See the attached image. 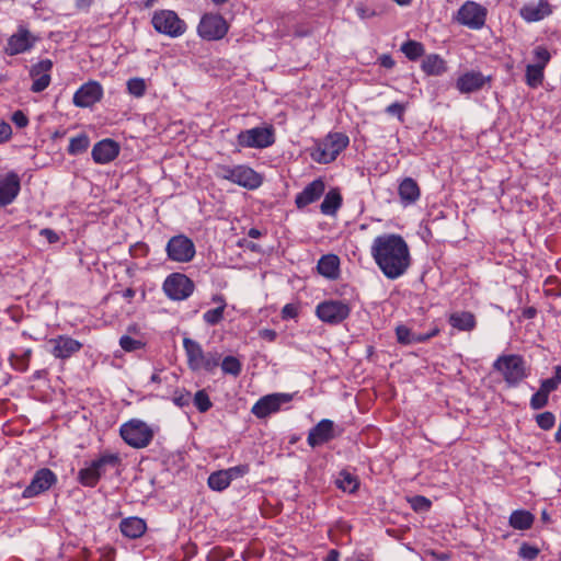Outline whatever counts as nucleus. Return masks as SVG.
Here are the masks:
<instances>
[{
    "instance_id": "1",
    "label": "nucleus",
    "mask_w": 561,
    "mask_h": 561,
    "mask_svg": "<svg viewBox=\"0 0 561 561\" xmlns=\"http://www.w3.org/2000/svg\"><path fill=\"white\" fill-rule=\"evenodd\" d=\"M370 253L377 266L389 279L402 276L411 264L408 243L399 234L385 233L376 237Z\"/></svg>"
},
{
    "instance_id": "2",
    "label": "nucleus",
    "mask_w": 561,
    "mask_h": 561,
    "mask_svg": "<svg viewBox=\"0 0 561 561\" xmlns=\"http://www.w3.org/2000/svg\"><path fill=\"white\" fill-rule=\"evenodd\" d=\"M183 347L188 368L193 371L205 370L213 373L220 364V353L217 351L204 352L202 345L191 337L183 339Z\"/></svg>"
},
{
    "instance_id": "3",
    "label": "nucleus",
    "mask_w": 561,
    "mask_h": 561,
    "mask_svg": "<svg viewBox=\"0 0 561 561\" xmlns=\"http://www.w3.org/2000/svg\"><path fill=\"white\" fill-rule=\"evenodd\" d=\"M350 138L343 133H330L319 141L311 157L319 163H330L348 146Z\"/></svg>"
},
{
    "instance_id": "4",
    "label": "nucleus",
    "mask_w": 561,
    "mask_h": 561,
    "mask_svg": "<svg viewBox=\"0 0 561 561\" xmlns=\"http://www.w3.org/2000/svg\"><path fill=\"white\" fill-rule=\"evenodd\" d=\"M493 368L501 373L510 386H517L528 375L524 358L516 354L499 356L493 363Z\"/></svg>"
},
{
    "instance_id": "5",
    "label": "nucleus",
    "mask_w": 561,
    "mask_h": 561,
    "mask_svg": "<svg viewBox=\"0 0 561 561\" xmlns=\"http://www.w3.org/2000/svg\"><path fill=\"white\" fill-rule=\"evenodd\" d=\"M119 434L127 445L137 449L147 447L153 438V431L145 422L136 419L124 423Z\"/></svg>"
},
{
    "instance_id": "6",
    "label": "nucleus",
    "mask_w": 561,
    "mask_h": 561,
    "mask_svg": "<svg viewBox=\"0 0 561 561\" xmlns=\"http://www.w3.org/2000/svg\"><path fill=\"white\" fill-rule=\"evenodd\" d=\"M151 24L158 33L172 38L182 36L187 28L186 23L172 10L156 11Z\"/></svg>"
},
{
    "instance_id": "7",
    "label": "nucleus",
    "mask_w": 561,
    "mask_h": 561,
    "mask_svg": "<svg viewBox=\"0 0 561 561\" xmlns=\"http://www.w3.org/2000/svg\"><path fill=\"white\" fill-rule=\"evenodd\" d=\"M488 10L474 1H466L457 11L455 21L471 30H480L486 21Z\"/></svg>"
},
{
    "instance_id": "8",
    "label": "nucleus",
    "mask_w": 561,
    "mask_h": 561,
    "mask_svg": "<svg viewBox=\"0 0 561 561\" xmlns=\"http://www.w3.org/2000/svg\"><path fill=\"white\" fill-rule=\"evenodd\" d=\"M275 136L272 127H254L242 130L237 136L238 146L242 148H266L274 144Z\"/></svg>"
},
{
    "instance_id": "9",
    "label": "nucleus",
    "mask_w": 561,
    "mask_h": 561,
    "mask_svg": "<svg viewBox=\"0 0 561 561\" xmlns=\"http://www.w3.org/2000/svg\"><path fill=\"white\" fill-rule=\"evenodd\" d=\"M227 21L220 14L207 13L197 26L198 35L206 41L221 39L228 32Z\"/></svg>"
},
{
    "instance_id": "10",
    "label": "nucleus",
    "mask_w": 561,
    "mask_h": 561,
    "mask_svg": "<svg viewBox=\"0 0 561 561\" xmlns=\"http://www.w3.org/2000/svg\"><path fill=\"white\" fill-rule=\"evenodd\" d=\"M169 260L179 263L191 262L195 255L194 242L184 234L172 237L165 247Z\"/></svg>"
},
{
    "instance_id": "11",
    "label": "nucleus",
    "mask_w": 561,
    "mask_h": 561,
    "mask_svg": "<svg viewBox=\"0 0 561 561\" xmlns=\"http://www.w3.org/2000/svg\"><path fill=\"white\" fill-rule=\"evenodd\" d=\"M37 41L38 37L34 35L25 25L21 24L18 26L16 32H14L8 38L4 53L8 56L23 54L31 50Z\"/></svg>"
},
{
    "instance_id": "12",
    "label": "nucleus",
    "mask_w": 561,
    "mask_h": 561,
    "mask_svg": "<svg viewBox=\"0 0 561 561\" xmlns=\"http://www.w3.org/2000/svg\"><path fill=\"white\" fill-rule=\"evenodd\" d=\"M165 295L172 300H184L194 291V283L184 274L173 273L163 283Z\"/></svg>"
},
{
    "instance_id": "13",
    "label": "nucleus",
    "mask_w": 561,
    "mask_h": 561,
    "mask_svg": "<svg viewBox=\"0 0 561 561\" xmlns=\"http://www.w3.org/2000/svg\"><path fill=\"white\" fill-rule=\"evenodd\" d=\"M351 312L347 304L341 300H327L317 306V317L329 324H337L345 320Z\"/></svg>"
},
{
    "instance_id": "14",
    "label": "nucleus",
    "mask_w": 561,
    "mask_h": 561,
    "mask_svg": "<svg viewBox=\"0 0 561 561\" xmlns=\"http://www.w3.org/2000/svg\"><path fill=\"white\" fill-rule=\"evenodd\" d=\"M291 399L293 394L289 393L267 394L256 401L251 411L256 417L263 419L277 412L283 404L290 402Z\"/></svg>"
},
{
    "instance_id": "15",
    "label": "nucleus",
    "mask_w": 561,
    "mask_h": 561,
    "mask_svg": "<svg viewBox=\"0 0 561 561\" xmlns=\"http://www.w3.org/2000/svg\"><path fill=\"white\" fill-rule=\"evenodd\" d=\"M56 481L57 477L50 469H39L34 474L31 483L24 489L22 496L25 499L34 497L47 491Z\"/></svg>"
},
{
    "instance_id": "16",
    "label": "nucleus",
    "mask_w": 561,
    "mask_h": 561,
    "mask_svg": "<svg viewBox=\"0 0 561 561\" xmlns=\"http://www.w3.org/2000/svg\"><path fill=\"white\" fill-rule=\"evenodd\" d=\"M103 96V88L96 81L82 84L73 95V104L79 107H89L99 102Z\"/></svg>"
},
{
    "instance_id": "17",
    "label": "nucleus",
    "mask_w": 561,
    "mask_h": 561,
    "mask_svg": "<svg viewBox=\"0 0 561 561\" xmlns=\"http://www.w3.org/2000/svg\"><path fill=\"white\" fill-rule=\"evenodd\" d=\"M48 343L51 345L50 353L60 359H67L82 348L81 342L68 335H58L50 339Z\"/></svg>"
},
{
    "instance_id": "18",
    "label": "nucleus",
    "mask_w": 561,
    "mask_h": 561,
    "mask_svg": "<svg viewBox=\"0 0 561 561\" xmlns=\"http://www.w3.org/2000/svg\"><path fill=\"white\" fill-rule=\"evenodd\" d=\"M399 202L402 207H409L420 199L421 187L414 178H402L397 186Z\"/></svg>"
},
{
    "instance_id": "19",
    "label": "nucleus",
    "mask_w": 561,
    "mask_h": 561,
    "mask_svg": "<svg viewBox=\"0 0 561 561\" xmlns=\"http://www.w3.org/2000/svg\"><path fill=\"white\" fill-rule=\"evenodd\" d=\"M53 62L49 59H44L31 68L30 76L33 80L31 90L33 92L44 91L50 83V70Z\"/></svg>"
},
{
    "instance_id": "20",
    "label": "nucleus",
    "mask_w": 561,
    "mask_h": 561,
    "mask_svg": "<svg viewBox=\"0 0 561 561\" xmlns=\"http://www.w3.org/2000/svg\"><path fill=\"white\" fill-rule=\"evenodd\" d=\"M334 438V423L330 420H321L308 434V444L316 447Z\"/></svg>"
},
{
    "instance_id": "21",
    "label": "nucleus",
    "mask_w": 561,
    "mask_h": 561,
    "mask_svg": "<svg viewBox=\"0 0 561 561\" xmlns=\"http://www.w3.org/2000/svg\"><path fill=\"white\" fill-rule=\"evenodd\" d=\"M488 81L489 78L481 72L468 71L457 79L456 88L460 93H472L482 89Z\"/></svg>"
},
{
    "instance_id": "22",
    "label": "nucleus",
    "mask_w": 561,
    "mask_h": 561,
    "mask_svg": "<svg viewBox=\"0 0 561 561\" xmlns=\"http://www.w3.org/2000/svg\"><path fill=\"white\" fill-rule=\"evenodd\" d=\"M119 153V146L112 139L99 141L92 149V157L96 163H108Z\"/></svg>"
},
{
    "instance_id": "23",
    "label": "nucleus",
    "mask_w": 561,
    "mask_h": 561,
    "mask_svg": "<svg viewBox=\"0 0 561 561\" xmlns=\"http://www.w3.org/2000/svg\"><path fill=\"white\" fill-rule=\"evenodd\" d=\"M325 190V185L320 178L309 183L301 193L296 196V205L298 208H304L307 205L320 198Z\"/></svg>"
},
{
    "instance_id": "24",
    "label": "nucleus",
    "mask_w": 561,
    "mask_h": 561,
    "mask_svg": "<svg viewBox=\"0 0 561 561\" xmlns=\"http://www.w3.org/2000/svg\"><path fill=\"white\" fill-rule=\"evenodd\" d=\"M551 13L548 1L540 0L538 3L526 4L520 9V15L527 22L540 21Z\"/></svg>"
},
{
    "instance_id": "25",
    "label": "nucleus",
    "mask_w": 561,
    "mask_h": 561,
    "mask_svg": "<svg viewBox=\"0 0 561 561\" xmlns=\"http://www.w3.org/2000/svg\"><path fill=\"white\" fill-rule=\"evenodd\" d=\"M119 529L125 537L137 539L146 533L147 525L145 520L139 517H128L121 522Z\"/></svg>"
},
{
    "instance_id": "26",
    "label": "nucleus",
    "mask_w": 561,
    "mask_h": 561,
    "mask_svg": "<svg viewBox=\"0 0 561 561\" xmlns=\"http://www.w3.org/2000/svg\"><path fill=\"white\" fill-rule=\"evenodd\" d=\"M20 192L18 178H4L0 180V206L11 204Z\"/></svg>"
},
{
    "instance_id": "27",
    "label": "nucleus",
    "mask_w": 561,
    "mask_h": 561,
    "mask_svg": "<svg viewBox=\"0 0 561 561\" xmlns=\"http://www.w3.org/2000/svg\"><path fill=\"white\" fill-rule=\"evenodd\" d=\"M449 324L459 331L470 332L476 325V317L472 312L469 311H458L454 312L448 318Z\"/></svg>"
},
{
    "instance_id": "28",
    "label": "nucleus",
    "mask_w": 561,
    "mask_h": 561,
    "mask_svg": "<svg viewBox=\"0 0 561 561\" xmlns=\"http://www.w3.org/2000/svg\"><path fill=\"white\" fill-rule=\"evenodd\" d=\"M340 259L335 254H327L321 256L318 262L317 270L319 274L329 278L335 279L339 276Z\"/></svg>"
},
{
    "instance_id": "29",
    "label": "nucleus",
    "mask_w": 561,
    "mask_h": 561,
    "mask_svg": "<svg viewBox=\"0 0 561 561\" xmlns=\"http://www.w3.org/2000/svg\"><path fill=\"white\" fill-rule=\"evenodd\" d=\"M342 195L339 188H331L324 196L320 210L325 216H335L342 206Z\"/></svg>"
},
{
    "instance_id": "30",
    "label": "nucleus",
    "mask_w": 561,
    "mask_h": 561,
    "mask_svg": "<svg viewBox=\"0 0 561 561\" xmlns=\"http://www.w3.org/2000/svg\"><path fill=\"white\" fill-rule=\"evenodd\" d=\"M535 516L525 510L514 511L508 519L510 526L517 530H527L531 528Z\"/></svg>"
},
{
    "instance_id": "31",
    "label": "nucleus",
    "mask_w": 561,
    "mask_h": 561,
    "mask_svg": "<svg viewBox=\"0 0 561 561\" xmlns=\"http://www.w3.org/2000/svg\"><path fill=\"white\" fill-rule=\"evenodd\" d=\"M422 69L428 76H440L447 68L445 60L440 56L432 54L424 58Z\"/></svg>"
},
{
    "instance_id": "32",
    "label": "nucleus",
    "mask_w": 561,
    "mask_h": 561,
    "mask_svg": "<svg viewBox=\"0 0 561 561\" xmlns=\"http://www.w3.org/2000/svg\"><path fill=\"white\" fill-rule=\"evenodd\" d=\"M91 463L93 469L99 471L101 478L108 468H116L121 463V458L118 454L104 453L99 458L92 460Z\"/></svg>"
},
{
    "instance_id": "33",
    "label": "nucleus",
    "mask_w": 561,
    "mask_h": 561,
    "mask_svg": "<svg viewBox=\"0 0 561 561\" xmlns=\"http://www.w3.org/2000/svg\"><path fill=\"white\" fill-rule=\"evenodd\" d=\"M99 480L100 473L96 469H93L91 462L78 472V481L84 486L93 488L98 484Z\"/></svg>"
},
{
    "instance_id": "34",
    "label": "nucleus",
    "mask_w": 561,
    "mask_h": 561,
    "mask_svg": "<svg viewBox=\"0 0 561 561\" xmlns=\"http://www.w3.org/2000/svg\"><path fill=\"white\" fill-rule=\"evenodd\" d=\"M208 486L214 491H222L229 486L231 483L228 474L225 472V470H219L216 472H213L208 477Z\"/></svg>"
},
{
    "instance_id": "35",
    "label": "nucleus",
    "mask_w": 561,
    "mask_h": 561,
    "mask_svg": "<svg viewBox=\"0 0 561 561\" xmlns=\"http://www.w3.org/2000/svg\"><path fill=\"white\" fill-rule=\"evenodd\" d=\"M542 65H528L526 67V82L530 88H537L543 80Z\"/></svg>"
},
{
    "instance_id": "36",
    "label": "nucleus",
    "mask_w": 561,
    "mask_h": 561,
    "mask_svg": "<svg viewBox=\"0 0 561 561\" xmlns=\"http://www.w3.org/2000/svg\"><path fill=\"white\" fill-rule=\"evenodd\" d=\"M336 484L341 490L348 493L355 492L358 488V481L356 477L345 470L340 472Z\"/></svg>"
},
{
    "instance_id": "37",
    "label": "nucleus",
    "mask_w": 561,
    "mask_h": 561,
    "mask_svg": "<svg viewBox=\"0 0 561 561\" xmlns=\"http://www.w3.org/2000/svg\"><path fill=\"white\" fill-rule=\"evenodd\" d=\"M89 146H90V139L87 134L82 133V134L78 135L77 137H73L70 139L68 152L73 156L80 154V153L87 151Z\"/></svg>"
},
{
    "instance_id": "38",
    "label": "nucleus",
    "mask_w": 561,
    "mask_h": 561,
    "mask_svg": "<svg viewBox=\"0 0 561 561\" xmlns=\"http://www.w3.org/2000/svg\"><path fill=\"white\" fill-rule=\"evenodd\" d=\"M397 340L401 344H414L422 343V339H420V333L412 332L405 325H399L396 329Z\"/></svg>"
},
{
    "instance_id": "39",
    "label": "nucleus",
    "mask_w": 561,
    "mask_h": 561,
    "mask_svg": "<svg viewBox=\"0 0 561 561\" xmlns=\"http://www.w3.org/2000/svg\"><path fill=\"white\" fill-rule=\"evenodd\" d=\"M402 53L410 60H416L424 54V46L415 41H408L401 46Z\"/></svg>"
},
{
    "instance_id": "40",
    "label": "nucleus",
    "mask_w": 561,
    "mask_h": 561,
    "mask_svg": "<svg viewBox=\"0 0 561 561\" xmlns=\"http://www.w3.org/2000/svg\"><path fill=\"white\" fill-rule=\"evenodd\" d=\"M219 365L221 366L224 374L232 375L234 377L241 373L242 368L240 360L234 356H226Z\"/></svg>"
},
{
    "instance_id": "41",
    "label": "nucleus",
    "mask_w": 561,
    "mask_h": 561,
    "mask_svg": "<svg viewBox=\"0 0 561 561\" xmlns=\"http://www.w3.org/2000/svg\"><path fill=\"white\" fill-rule=\"evenodd\" d=\"M126 88L133 96L142 98L147 91V83L142 78H131L127 81Z\"/></svg>"
},
{
    "instance_id": "42",
    "label": "nucleus",
    "mask_w": 561,
    "mask_h": 561,
    "mask_svg": "<svg viewBox=\"0 0 561 561\" xmlns=\"http://www.w3.org/2000/svg\"><path fill=\"white\" fill-rule=\"evenodd\" d=\"M560 383H561V366H556L553 377L542 380L541 385H540V389L542 390V392H545L547 396H549L550 392L558 389Z\"/></svg>"
},
{
    "instance_id": "43",
    "label": "nucleus",
    "mask_w": 561,
    "mask_h": 561,
    "mask_svg": "<svg viewBox=\"0 0 561 561\" xmlns=\"http://www.w3.org/2000/svg\"><path fill=\"white\" fill-rule=\"evenodd\" d=\"M194 405L201 413L207 412L213 403L205 390H198L193 398Z\"/></svg>"
},
{
    "instance_id": "44",
    "label": "nucleus",
    "mask_w": 561,
    "mask_h": 561,
    "mask_svg": "<svg viewBox=\"0 0 561 561\" xmlns=\"http://www.w3.org/2000/svg\"><path fill=\"white\" fill-rule=\"evenodd\" d=\"M31 354V350H26L22 355L12 354L10 357L12 367L16 370L25 371L28 367Z\"/></svg>"
},
{
    "instance_id": "45",
    "label": "nucleus",
    "mask_w": 561,
    "mask_h": 561,
    "mask_svg": "<svg viewBox=\"0 0 561 561\" xmlns=\"http://www.w3.org/2000/svg\"><path fill=\"white\" fill-rule=\"evenodd\" d=\"M225 308L218 306L217 308L210 309L203 314V320L208 325H217L224 319Z\"/></svg>"
},
{
    "instance_id": "46",
    "label": "nucleus",
    "mask_w": 561,
    "mask_h": 561,
    "mask_svg": "<svg viewBox=\"0 0 561 561\" xmlns=\"http://www.w3.org/2000/svg\"><path fill=\"white\" fill-rule=\"evenodd\" d=\"M244 188L255 190L262 185L263 178H225Z\"/></svg>"
},
{
    "instance_id": "47",
    "label": "nucleus",
    "mask_w": 561,
    "mask_h": 561,
    "mask_svg": "<svg viewBox=\"0 0 561 561\" xmlns=\"http://www.w3.org/2000/svg\"><path fill=\"white\" fill-rule=\"evenodd\" d=\"M121 347L126 352H133L140 350L144 346V343L140 340L133 339L128 335H123L119 339Z\"/></svg>"
},
{
    "instance_id": "48",
    "label": "nucleus",
    "mask_w": 561,
    "mask_h": 561,
    "mask_svg": "<svg viewBox=\"0 0 561 561\" xmlns=\"http://www.w3.org/2000/svg\"><path fill=\"white\" fill-rule=\"evenodd\" d=\"M536 421L540 428L547 431L553 427L556 417L551 412H543L536 416Z\"/></svg>"
},
{
    "instance_id": "49",
    "label": "nucleus",
    "mask_w": 561,
    "mask_h": 561,
    "mask_svg": "<svg viewBox=\"0 0 561 561\" xmlns=\"http://www.w3.org/2000/svg\"><path fill=\"white\" fill-rule=\"evenodd\" d=\"M410 504L415 512H426L430 510L432 503L428 499L421 495H415L410 500Z\"/></svg>"
},
{
    "instance_id": "50",
    "label": "nucleus",
    "mask_w": 561,
    "mask_h": 561,
    "mask_svg": "<svg viewBox=\"0 0 561 561\" xmlns=\"http://www.w3.org/2000/svg\"><path fill=\"white\" fill-rule=\"evenodd\" d=\"M518 554H519L520 558L530 561V560H534V559H536L538 557L539 549L534 547V546L528 545L527 542H524L519 547Z\"/></svg>"
},
{
    "instance_id": "51",
    "label": "nucleus",
    "mask_w": 561,
    "mask_h": 561,
    "mask_svg": "<svg viewBox=\"0 0 561 561\" xmlns=\"http://www.w3.org/2000/svg\"><path fill=\"white\" fill-rule=\"evenodd\" d=\"M548 397L542 390L539 388V390L533 394L530 399V407L534 410L542 409L548 403Z\"/></svg>"
},
{
    "instance_id": "52",
    "label": "nucleus",
    "mask_w": 561,
    "mask_h": 561,
    "mask_svg": "<svg viewBox=\"0 0 561 561\" xmlns=\"http://www.w3.org/2000/svg\"><path fill=\"white\" fill-rule=\"evenodd\" d=\"M173 403L180 408L190 405L192 401L191 393L186 390L175 391L173 396Z\"/></svg>"
},
{
    "instance_id": "53",
    "label": "nucleus",
    "mask_w": 561,
    "mask_h": 561,
    "mask_svg": "<svg viewBox=\"0 0 561 561\" xmlns=\"http://www.w3.org/2000/svg\"><path fill=\"white\" fill-rule=\"evenodd\" d=\"M534 55L537 60L536 65H542V68L547 66V64L550 60V53L547 50V48L542 46H538L534 49Z\"/></svg>"
},
{
    "instance_id": "54",
    "label": "nucleus",
    "mask_w": 561,
    "mask_h": 561,
    "mask_svg": "<svg viewBox=\"0 0 561 561\" xmlns=\"http://www.w3.org/2000/svg\"><path fill=\"white\" fill-rule=\"evenodd\" d=\"M404 111L405 106L399 102H394L386 108L388 114L397 116L401 122L403 121Z\"/></svg>"
},
{
    "instance_id": "55",
    "label": "nucleus",
    "mask_w": 561,
    "mask_h": 561,
    "mask_svg": "<svg viewBox=\"0 0 561 561\" xmlns=\"http://www.w3.org/2000/svg\"><path fill=\"white\" fill-rule=\"evenodd\" d=\"M11 119L19 128H24L28 125V118L22 111H15Z\"/></svg>"
},
{
    "instance_id": "56",
    "label": "nucleus",
    "mask_w": 561,
    "mask_h": 561,
    "mask_svg": "<svg viewBox=\"0 0 561 561\" xmlns=\"http://www.w3.org/2000/svg\"><path fill=\"white\" fill-rule=\"evenodd\" d=\"M298 316V307L294 304H287L282 309L283 319H294Z\"/></svg>"
},
{
    "instance_id": "57",
    "label": "nucleus",
    "mask_w": 561,
    "mask_h": 561,
    "mask_svg": "<svg viewBox=\"0 0 561 561\" xmlns=\"http://www.w3.org/2000/svg\"><path fill=\"white\" fill-rule=\"evenodd\" d=\"M225 472L228 474L230 481H232L233 479L245 474L248 472V467L247 466L231 467V468L225 470Z\"/></svg>"
},
{
    "instance_id": "58",
    "label": "nucleus",
    "mask_w": 561,
    "mask_h": 561,
    "mask_svg": "<svg viewBox=\"0 0 561 561\" xmlns=\"http://www.w3.org/2000/svg\"><path fill=\"white\" fill-rule=\"evenodd\" d=\"M12 128L7 122H0V142H5L11 138Z\"/></svg>"
},
{
    "instance_id": "59",
    "label": "nucleus",
    "mask_w": 561,
    "mask_h": 561,
    "mask_svg": "<svg viewBox=\"0 0 561 561\" xmlns=\"http://www.w3.org/2000/svg\"><path fill=\"white\" fill-rule=\"evenodd\" d=\"M41 236L45 237L49 243H55V242L59 241L58 234L49 228L42 229Z\"/></svg>"
},
{
    "instance_id": "60",
    "label": "nucleus",
    "mask_w": 561,
    "mask_h": 561,
    "mask_svg": "<svg viewBox=\"0 0 561 561\" xmlns=\"http://www.w3.org/2000/svg\"><path fill=\"white\" fill-rule=\"evenodd\" d=\"M378 61H379L380 66H382L383 68H387V69H391L396 65L393 58L390 55H387V54L381 55L379 57Z\"/></svg>"
},
{
    "instance_id": "61",
    "label": "nucleus",
    "mask_w": 561,
    "mask_h": 561,
    "mask_svg": "<svg viewBox=\"0 0 561 561\" xmlns=\"http://www.w3.org/2000/svg\"><path fill=\"white\" fill-rule=\"evenodd\" d=\"M259 335H260L262 339H264V340H266V341H268V342H273V341H275V340H276V337H277V333H276V331H274V330H272V329H263V330H261V331L259 332Z\"/></svg>"
},
{
    "instance_id": "62",
    "label": "nucleus",
    "mask_w": 561,
    "mask_h": 561,
    "mask_svg": "<svg viewBox=\"0 0 561 561\" xmlns=\"http://www.w3.org/2000/svg\"><path fill=\"white\" fill-rule=\"evenodd\" d=\"M231 175H257L252 169L245 167H238Z\"/></svg>"
},
{
    "instance_id": "63",
    "label": "nucleus",
    "mask_w": 561,
    "mask_h": 561,
    "mask_svg": "<svg viewBox=\"0 0 561 561\" xmlns=\"http://www.w3.org/2000/svg\"><path fill=\"white\" fill-rule=\"evenodd\" d=\"M211 301L226 309L227 304L222 295H214Z\"/></svg>"
},
{
    "instance_id": "64",
    "label": "nucleus",
    "mask_w": 561,
    "mask_h": 561,
    "mask_svg": "<svg viewBox=\"0 0 561 561\" xmlns=\"http://www.w3.org/2000/svg\"><path fill=\"white\" fill-rule=\"evenodd\" d=\"M340 553L337 550L332 549L329 551L324 561H339Z\"/></svg>"
}]
</instances>
